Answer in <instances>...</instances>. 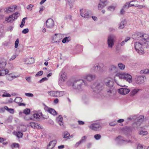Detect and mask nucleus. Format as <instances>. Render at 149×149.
<instances>
[{"label": "nucleus", "mask_w": 149, "mask_h": 149, "mask_svg": "<svg viewBox=\"0 0 149 149\" xmlns=\"http://www.w3.org/2000/svg\"><path fill=\"white\" fill-rule=\"evenodd\" d=\"M104 6V3H101L98 4V8L99 10H100L102 9Z\"/></svg>", "instance_id": "ea45409f"}, {"label": "nucleus", "mask_w": 149, "mask_h": 149, "mask_svg": "<svg viewBox=\"0 0 149 149\" xmlns=\"http://www.w3.org/2000/svg\"><path fill=\"white\" fill-rule=\"evenodd\" d=\"M69 136H70V134L68 132H64L63 136L64 138H68V139H70L71 138L69 137Z\"/></svg>", "instance_id": "a19ab883"}, {"label": "nucleus", "mask_w": 149, "mask_h": 149, "mask_svg": "<svg viewBox=\"0 0 149 149\" xmlns=\"http://www.w3.org/2000/svg\"><path fill=\"white\" fill-rule=\"evenodd\" d=\"M19 15V13L18 12H16L15 13L12 14L11 15H12V17L13 18V20H15V19H17Z\"/></svg>", "instance_id": "f704fd0d"}, {"label": "nucleus", "mask_w": 149, "mask_h": 149, "mask_svg": "<svg viewBox=\"0 0 149 149\" xmlns=\"http://www.w3.org/2000/svg\"><path fill=\"white\" fill-rule=\"evenodd\" d=\"M89 127L94 131H99L101 129V125L99 123H94L91 124Z\"/></svg>", "instance_id": "1a4fd4ad"}, {"label": "nucleus", "mask_w": 149, "mask_h": 149, "mask_svg": "<svg viewBox=\"0 0 149 149\" xmlns=\"http://www.w3.org/2000/svg\"><path fill=\"white\" fill-rule=\"evenodd\" d=\"M71 40L70 37H65L62 40V42L63 43L69 42Z\"/></svg>", "instance_id": "7c9ffc66"}, {"label": "nucleus", "mask_w": 149, "mask_h": 149, "mask_svg": "<svg viewBox=\"0 0 149 149\" xmlns=\"http://www.w3.org/2000/svg\"><path fill=\"white\" fill-rule=\"evenodd\" d=\"M136 119V121L135 122L134 124H136L137 126H139L143 122L144 120V116L143 115H140L139 117H137Z\"/></svg>", "instance_id": "f8f14e48"}, {"label": "nucleus", "mask_w": 149, "mask_h": 149, "mask_svg": "<svg viewBox=\"0 0 149 149\" xmlns=\"http://www.w3.org/2000/svg\"><path fill=\"white\" fill-rule=\"evenodd\" d=\"M141 38L143 39L140 40L141 42H143V41H146V40L148 39V37L147 36H146L145 35L143 34V37H142Z\"/></svg>", "instance_id": "a18cd8bd"}, {"label": "nucleus", "mask_w": 149, "mask_h": 149, "mask_svg": "<svg viewBox=\"0 0 149 149\" xmlns=\"http://www.w3.org/2000/svg\"><path fill=\"white\" fill-rule=\"evenodd\" d=\"M116 141L119 144H121L123 143V141H126L125 140H124L122 137L121 136H119L116 139Z\"/></svg>", "instance_id": "5701e85b"}, {"label": "nucleus", "mask_w": 149, "mask_h": 149, "mask_svg": "<svg viewBox=\"0 0 149 149\" xmlns=\"http://www.w3.org/2000/svg\"><path fill=\"white\" fill-rule=\"evenodd\" d=\"M40 116H42V113H36L33 114V118L34 119H38Z\"/></svg>", "instance_id": "c756f323"}, {"label": "nucleus", "mask_w": 149, "mask_h": 149, "mask_svg": "<svg viewBox=\"0 0 149 149\" xmlns=\"http://www.w3.org/2000/svg\"><path fill=\"white\" fill-rule=\"evenodd\" d=\"M126 24V21L125 19L122 20L120 23L119 26L118 27L119 29H123L125 26V25Z\"/></svg>", "instance_id": "393cba45"}, {"label": "nucleus", "mask_w": 149, "mask_h": 149, "mask_svg": "<svg viewBox=\"0 0 149 149\" xmlns=\"http://www.w3.org/2000/svg\"><path fill=\"white\" fill-rule=\"evenodd\" d=\"M93 91L98 94L101 92L104 89V85L102 82L95 83L91 86Z\"/></svg>", "instance_id": "f03ea898"}, {"label": "nucleus", "mask_w": 149, "mask_h": 149, "mask_svg": "<svg viewBox=\"0 0 149 149\" xmlns=\"http://www.w3.org/2000/svg\"><path fill=\"white\" fill-rule=\"evenodd\" d=\"M56 143V140L55 139L53 140V141H50L48 145L47 146V148H49V147L51 145L52 147V148H54Z\"/></svg>", "instance_id": "a878e982"}, {"label": "nucleus", "mask_w": 149, "mask_h": 149, "mask_svg": "<svg viewBox=\"0 0 149 149\" xmlns=\"http://www.w3.org/2000/svg\"><path fill=\"white\" fill-rule=\"evenodd\" d=\"M81 16L84 18H89L91 17L90 11L88 10L82 9L80 10Z\"/></svg>", "instance_id": "0eeeda50"}, {"label": "nucleus", "mask_w": 149, "mask_h": 149, "mask_svg": "<svg viewBox=\"0 0 149 149\" xmlns=\"http://www.w3.org/2000/svg\"><path fill=\"white\" fill-rule=\"evenodd\" d=\"M101 70V68L98 64H96L94 66L93 68L91 69L92 71H100Z\"/></svg>", "instance_id": "a211bd4d"}, {"label": "nucleus", "mask_w": 149, "mask_h": 149, "mask_svg": "<svg viewBox=\"0 0 149 149\" xmlns=\"http://www.w3.org/2000/svg\"><path fill=\"white\" fill-rule=\"evenodd\" d=\"M12 20H14L12 17V15H11L9 16L8 17H6V21H7L8 22H10Z\"/></svg>", "instance_id": "58836bf2"}, {"label": "nucleus", "mask_w": 149, "mask_h": 149, "mask_svg": "<svg viewBox=\"0 0 149 149\" xmlns=\"http://www.w3.org/2000/svg\"><path fill=\"white\" fill-rule=\"evenodd\" d=\"M116 39V36L113 34H110L108 37L107 44L108 47L112 48L114 45V41Z\"/></svg>", "instance_id": "423d86ee"}, {"label": "nucleus", "mask_w": 149, "mask_h": 149, "mask_svg": "<svg viewBox=\"0 0 149 149\" xmlns=\"http://www.w3.org/2000/svg\"><path fill=\"white\" fill-rule=\"evenodd\" d=\"M118 66L119 68L121 70H124L125 67V65L121 63H119Z\"/></svg>", "instance_id": "e433bc0d"}, {"label": "nucleus", "mask_w": 149, "mask_h": 149, "mask_svg": "<svg viewBox=\"0 0 149 149\" xmlns=\"http://www.w3.org/2000/svg\"><path fill=\"white\" fill-rule=\"evenodd\" d=\"M44 109L45 111L48 112L49 113L54 116H55L57 115L56 111L52 108L48 107L46 106H45Z\"/></svg>", "instance_id": "4468645a"}, {"label": "nucleus", "mask_w": 149, "mask_h": 149, "mask_svg": "<svg viewBox=\"0 0 149 149\" xmlns=\"http://www.w3.org/2000/svg\"><path fill=\"white\" fill-rule=\"evenodd\" d=\"M104 82L107 86L110 88L107 91V93L109 95L112 93V90L111 87H112L114 85V82L111 79L109 78L105 79Z\"/></svg>", "instance_id": "20e7f679"}, {"label": "nucleus", "mask_w": 149, "mask_h": 149, "mask_svg": "<svg viewBox=\"0 0 149 149\" xmlns=\"http://www.w3.org/2000/svg\"><path fill=\"white\" fill-rule=\"evenodd\" d=\"M30 126L32 128H36L37 129H40L41 127L38 124L36 123L31 122L30 123Z\"/></svg>", "instance_id": "4be33fe9"}, {"label": "nucleus", "mask_w": 149, "mask_h": 149, "mask_svg": "<svg viewBox=\"0 0 149 149\" xmlns=\"http://www.w3.org/2000/svg\"><path fill=\"white\" fill-rule=\"evenodd\" d=\"M109 69L110 70L112 71L113 72H116L117 71V68L116 66L113 65H111L110 66Z\"/></svg>", "instance_id": "cd10ccee"}, {"label": "nucleus", "mask_w": 149, "mask_h": 149, "mask_svg": "<svg viewBox=\"0 0 149 149\" xmlns=\"http://www.w3.org/2000/svg\"><path fill=\"white\" fill-rule=\"evenodd\" d=\"M8 111L11 113L13 114L14 112V110L13 109L10 108Z\"/></svg>", "instance_id": "680f3d73"}, {"label": "nucleus", "mask_w": 149, "mask_h": 149, "mask_svg": "<svg viewBox=\"0 0 149 149\" xmlns=\"http://www.w3.org/2000/svg\"><path fill=\"white\" fill-rule=\"evenodd\" d=\"M23 134L22 132H18L17 133V136L18 138H19L20 137H22Z\"/></svg>", "instance_id": "49530a36"}, {"label": "nucleus", "mask_w": 149, "mask_h": 149, "mask_svg": "<svg viewBox=\"0 0 149 149\" xmlns=\"http://www.w3.org/2000/svg\"><path fill=\"white\" fill-rule=\"evenodd\" d=\"M143 146L141 144L139 143L137 145V149H143Z\"/></svg>", "instance_id": "13d9d810"}, {"label": "nucleus", "mask_w": 149, "mask_h": 149, "mask_svg": "<svg viewBox=\"0 0 149 149\" xmlns=\"http://www.w3.org/2000/svg\"><path fill=\"white\" fill-rule=\"evenodd\" d=\"M140 90V89H134L130 93V94L131 96H134L135 95L138 91Z\"/></svg>", "instance_id": "473e14b6"}, {"label": "nucleus", "mask_w": 149, "mask_h": 149, "mask_svg": "<svg viewBox=\"0 0 149 149\" xmlns=\"http://www.w3.org/2000/svg\"><path fill=\"white\" fill-rule=\"evenodd\" d=\"M85 84L82 79H77L72 83V86L74 89L77 91L80 92L83 90L84 86Z\"/></svg>", "instance_id": "f257e3e1"}, {"label": "nucleus", "mask_w": 149, "mask_h": 149, "mask_svg": "<svg viewBox=\"0 0 149 149\" xmlns=\"http://www.w3.org/2000/svg\"><path fill=\"white\" fill-rule=\"evenodd\" d=\"M55 36L54 37V42L58 43L61 42L60 37L61 36V34H55Z\"/></svg>", "instance_id": "f3484780"}, {"label": "nucleus", "mask_w": 149, "mask_h": 149, "mask_svg": "<svg viewBox=\"0 0 149 149\" xmlns=\"http://www.w3.org/2000/svg\"><path fill=\"white\" fill-rule=\"evenodd\" d=\"M133 37L134 38L138 39V38H141L142 37H143V34L140 32H137L133 36Z\"/></svg>", "instance_id": "aec40b11"}, {"label": "nucleus", "mask_w": 149, "mask_h": 149, "mask_svg": "<svg viewBox=\"0 0 149 149\" xmlns=\"http://www.w3.org/2000/svg\"><path fill=\"white\" fill-rule=\"evenodd\" d=\"M136 116H131L129 117H128L127 118V119L130 120H134L136 118Z\"/></svg>", "instance_id": "09e8293b"}, {"label": "nucleus", "mask_w": 149, "mask_h": 149, "mask_svg": "<svg viewBox=\"0 0 149 149\" xmlns=\"http://www.w3.org/2000/svg\"><path fill=\"white\" fill-rule=\"evenodd\" d=\"M116 76L118 77L120 79L125 80L129 83H131L132 81V76L128 74L117 73L116 74Z\"/></svg>", "instance_id": "7ed1b4c3"}, {"label": "nucleus", "mask_w": 149, "mask_h": 149, "mask_svg": "<svg viewBox=\"0 0 149 149\" xmlns=\"http://www.w3.org/2000/svg\"><path fill=\"white\" fill-rule=\"evenodd\" d=\"M46 25L47 28H52L54 25L53 20L51 18L48 19L46 22Z\"/></svg>", "instance_id": "9b49d317"}, {"label": "nucleus", "mask_w": 149, "mask_h": 149, "mask_svg": "<svg viewBox=\"0 0 149 149\" xmlns=\"http://www.w3.org/2000/svg\"><path fill=\"white\" fill-rule=\"evenodd\" d=\"M10 42L8 41H5L4 42H3V45L7 46L9 44H10Z\"/></svg>", "instance_id": "052dcab7"}, {"label": "nucleus", "mask_w": 149, "mask_h": 149, "mask_svg": "<svg viewBox=\"0 0 149 149\" xmlns=\"http://www.w3.org/2000/svg\"><path fill=\"white\" fill-rule=\"evenodd\" d=\"M95 77L94 75L88 74L85 77V79L89 81H91L94 80Z\"/></svg>", "instance_id": "6ab92c4d"}, {"label": "nucleus", "mask_w": 149, "mask_h": 149, "mask_svg": "<svg viewBox=\"0 0 149 149\" xmlns=\"http://www.w3.org/2000/svg\"><path fill=\"white\" fill-rule=\"evenodd\" d=\"M114 9L115 7L113 6H110L108 8V10L110 11H113L114 10Z\"/></svg>", "instance_id": "864d4df0"}, {"label": "nucleus", "mask_w": 149, "mask_h": 149, "mask_svg": "<svg viewBox=\"0 0 149 149\" xmlns=\"http://www.w3.org/2000/svg\"><path fill=\"white\" fill-rule=\"evenodd\" d=\"M94 137L97 140H99L101 138V136L99 134H96L94 135Z\"/></svg>", "instance_id": "37998d69"}, {"label": "nucleus", "mask_w": 149, "mask_h": 149, "mask_svg": "<svg viewBox=\"0 0 149 149\" xmlns=\"http://www.w3.org/2000/svg\"><path fill=\"white\" fill-rule=\"evenodd\" d=\"M43 73V72L42 71H40L38 72L36 74L35 76L36 77H37V76H40L42 75Z\"/></svg>", "instance_id": "c03bdc74"}, {"label": "nucleus", "mask_w": 149, "mask_h": 149, "mask_svg": "<svg viewBox=\"0 0 149 149\" xmlns=\"http://www.w3.org/2000/svg\"><path fill=\"white\" fill-rule=\"evenodd\" d=\"M5 111V109L4 108H1L0 109V112L1 113H3Z\"/></svg>", "instance_id": "338daca9"}, {"label": "nucleus", "mask_w": 149, "mask_h": 149, "mask_svg": "<svg viewBox=\"0 0 149 149\" xmlns=\"http://www.w3.org/2000/svg\"><path fill=\"white\" fill-rule=\"evenodd\" d=\"M25 95L29 97H33V94L31 93H25Z\"/></svg>", "instance_id": "6e6d98bb"}, {"label": "nucleus", "mask_w": 149, "mask_h": 149, "mask_svg": "<svg viewBox=\"0 0 149 149\" xmlns=\"http://www.w3.org/2000/svg\"><path fill=\"white\" fill-rule=\"evenodd\" d=\"M134 47L136 51L139 54H141L144 53V51L142 49L143 48L142 47V44L141 42L135 43Z\"/></svg>", "instance_id": "39448f33"}, {"label": "nucleus", "mask_w": 149, "mask_h": 149, "mask_svg": "<svg viewBox=\"0 0 149 149\" xmlns=\"http://www.w3.org/2000/svg\"><path fill=\"white\" fill-rule=\"evenodd\" d=\"M48 79L46 77H44L40 80L38 82L39 83H41L45 81H46Z\"/></svg>", "instance_id": "603ef678"}, {"label": "nucleus", "mask_w": 149, "mask_h": 149, "mask_svg": "<svg viewBox=\"0 0 149 149\" xmlns=\"http://www.w3.org/2000/svg\"><path fill=\"white\" fill-rule=\"evenodd\" d=\"M147 132L146 131H141L139 133V134L142 135H146L147 134Z\"/></svg>", "instance_id": "de8ad7c7"}, {"label": "nucleus", "mask_w": 149, "mask_h": 149, "mask_svg": "<svg viewBox=\"0 0 149 149\" xmlns=\"http://www.w3.org/2000/svg\"><path fill=\"white\" fill-rule=\"evenodd\" d=\"M22 98L20 97H17L14 100V101L15 102L19 104L20 102H22Z\"/></svg>", "instance_id": "2f4dec72"}, {"label": "nucleus", "mask_w": 149, "mask_h": 149, "mask_svg": "<svg viewBox=\"0 0 149 149\" xmlns=\"http://www.w3.org/2000/svg\"><path fill=\"white\" fill-rule=\"evenodd\" d=\"M142 44V47L143 48H147L149 47V41L146 40V41H143V42H141Z\"/></svg>", "instance_id": "bb28decb"}, {"label": "nucleus", "mask_w": 149, "mask_h": 149, "mask_svg": "<svg viewBox=\"0 0 149 149\" xmlns=\"http://www.w3.org/2000/svg\"><path fill=\"white\" fill-rule=\"evenodd\" d=\"M140 73L141 74H149V70L148 69H145V70H141Z\"/></svg>", "instance_id": "4c0bfd02"}, {"label": "nucleus", "mask_w": 149, "mask_h": 149, "mask_svg": "<svg viewBox=\"0 0 149 149\" xmlns=\"http://www.w3.org/2000/svg\"><path fill=\"white\" fill-rule=\"evenodd\" d=\"M129 89L122 88L118 90V92L122 95H125L128 94L130 91Z\"/></svg>", "instance_id": "ddd939ff"}, {"label": "nucleus", "mask_w": 149, "mask_h": 149, "mask_svg": "<svg viewBox=\"0 0 149 149\" xmlns=\"http://www.w3.org/2000/svg\"><path fill=\"white\" fill-rule=\"evenodd\" d=\"M15 9V8H14L13 7H9L6 8L5 12L7 13H9L13 11Z\"/></svg>", "instance_id": "c85d7f7f"}, {"label": "nucleus", "mask_w": 149, "mask_h": 149, "mask_svg": "<svg viewBox=\"0 0 149 149\" xmlns=\"http://www.w3.org/2000/svg\"><path fill=\"white\" fill-rule=\"evenodd\" d=\"M117 124V122L114 121L113 122H112L109 123V125L111 126H114L116 125Z\"/></svg>", "instance_id": "bf43d9fd"}, {"label": "nucleus", "mask_w": 149, "mask_h": 149, "mask_svg": "<svg viewBox=\"0 0 149 149\" xmlns=\"http://www.w3.org/2000/svg\"><path fill=\"white\" fill-rule=\"evenodd\" d=\"M30 112V111L29 109H26L24 110L23 113L26 115L29 114Z\"/></svg>", "instance_id": "79ce46f5"}, {"label": "nucleus", "mask_w": 149, "mask_h": 149, "mask_svg": "<svg viewBox=\"0 0 149 149\" xmlns=\"http://www.w3.org/2000/svg\"><path fill=\"white\" fill-rule=\"evenodd\" d=\"M25 23V20H24V19H22V21L21 22V23L20 26L21 28H22L23 27V26H24V25Z\"/></svg>", "instance_id": "4d7b16f0"}, {"label": "nucleus", "mask_w": 149, "mask_h": 149, "mask_svg": "<svg viewBox=\"0 0 149 149\" xmlns=\"http://www.w3.org/2000/svg\"><path fill=\"white\" fill-rule=\"evenodd\" d=\"M19 77V76H15L13 75L12 74L10 73L7 74L6 77V79L9 81H11L13 79Z\"/></svg>", "instance_id": "2eb2a0df"}, {"label": "nucleus", "mask_w": 149, "mask_h": 149, "mask_svg": "<svg viewBox=\"0 0 149 149\" xmlns=\"http://www.w3.org/2000/svg\"><path fill=\"white\" fill-rule=\"evenodd\" d=\"M86 137L85 136H83L82 138L81 139V140H80V141L81 142V143H83L84 142H85V141H86Z\"/></svg>", "instance_id": "3c124183"}, {"label": "nucleus", "mask_w": 149, "mask_h": 149, "mask_svg": "<svg viewBox=\"0 0 149 149\" xmlns=\"http://www.w3.org/2000/svg\"><path fill=\"white\" fill-rule=\"evenodd\" d=\"M78 122L79 124L80 125H83L84 124V122L82 121L78 120Z\"/></svg>", "instance_id": "774afa93"}, {"label": "nucleus", "mask_w": 149, "mask_h": 149, "mask_svg": "<svg viewBox=\"0 0 149 149\" xmlns=\"http://www.w3.org/2000/svg\"><path fill=\"white\" fill-rule=\"evenodd\" d=\"M67 79L66 74L65 72H61L60 74V77L59 78L58 83L61 85L63 82H65Z\"/></svg>", "instance_id": "6e6552de"}, {"label": "nucleus", "mask_w": 149, "mask_h": 149, "mask_svg": "<svg viewBox=\"0 0 149 149\" xmlns=\"http://www.w3.org/2000/svg\"><path fill=\"white\" fill-rule=\"evenodd\" d=\"M81 143V142L80 141H79L78 142H77V143H76L75 144V146L76 147H78Z\"/></svg>", "instance_id": "69168bd1"}, {"label": "nucleus", "mask_w": 149, "mask_h": 149, "mask_svg": "<svg viewBox=\"0 0 149 149\" xmlns=\"http://www.w3.org/2000/svg\"><path fill=\"white\" fill-rule=\"evenodd\" d=\"M8 73V70L7 69H2L0 70V76L7 74Z\"/></svg>", "instance_id": "b1692460"}, {"label": "nucleus", "mask_w": 149, "mask_h": 149, "mask_svg": "<svg viewBox=\"0 0 149 149\" xmlns=\"http://www.w3.org/2000/svg\"><path fill=\"white\" fill-rule=\"evenodd\" d=\"M6 64V61L4 58H1L0 60V68L4 69Z\"/></svg>", "instance_id": "dca6fc26"}, {"label": "nucleus", "mask_w": 149, "mask_h": 149, "mask_svg": "<svg viewBox=\"0 0 149 149\" xmlns=\"http://www.w3.org/2000/svg\"><path fill=\"white\" fill-rule=\"evenodd\" d=\"M63 118L61 115H60L56 118L57 121L61 126L63 125Z\"/></svg>", "instance_id": "412c9836"}, {"label": "nucleus", "mask_w": 149, "mask_h": 149, "mask_svg": "<svg viewBox=\"0 0 149 149\" xmlns=\"http://www.w3.org/2000/svg\"><path fill=\"white\" fill-rule=\"evenodd\" d=\"M56 97H60L63 95V93L62 91H56Z\"/></svg>", "instance_id": "72a5a7b5"}, {"label": "nucleus", "mask_w": 149, "mask_h": 149, "mask_svg": "<svg viewBox=\"0 0 149 149\" xmlns=\"http://www.w3.org/2000/svg\"><path fill=\"white\" fill-rule=\"evenodd\" d=\"M49 95L52 96L56 97V91H50L48 92Z\"/></svg>", "instance_id": "c9c22d12"}, {"label": "nucleus", "mask_w": 149, "mask_h": 149, "mask_svg": "<svg viewBox=\"0 0 149 149\" xmlns=\"http://www.w3.org/2000/svg\"><path fill=\"white\" fill-rule=\"evenodd\" d=\"M71 0H68V2L69 3V6H70V9L72 8H73V4L72 3H70L69 1H71Z\"/></svg>", "instance_id": "e2e57ef3"}, {"label": "nucleus", "mask_w": 149, "mask_h": 149, "mask_svg": "<svg viewBox=\"0 0 149 149\" xmlns=\"http://www.w3.org/2000/svg\"><path fill=\"white\" fill-rule=\"evenodd\" d=\"M29 31V30L28 29L26 28L24 29L22 31V33H23L26 34L28 33Z\"/></svg>", "instance_id": "5fc2aeb1"}, {"label": "nucleus", "mask_w": 149, "mask_h": 149, "mask_svg": "<svg viewBox=\"0 0 149 149\" xmlns=\"http://www.w3.org/2000/svg\"><path fill=\"white\" fill-rule=\"evenodd\" d=\"M19 39L17 38V39L15 41V48H17L18 47V45L19 44Z\"/></svg>", "instance_id": "8fccbe9b"}, {"label": "nucleus", "mask_w": 149, "mask_h": 149, "mask_svg": "<svg viewBox=\"0 0 149 149\" xmlns=\"http://www.w3.org/2000/svg\"><path fill=\"white\" fill-rule=\"evenodd\" d=\"M146 78L145 77L143 76H137L135 78V81L136 83L141 84L145 82V79Z\"/></svg>", "instance_id": "9d476101"}, {"label": "nucleus", "mask_w": 149, "mask_h": 149, "mask_svg": "<svg viewBox=\"0 0 149 149\" xmlns=\"http://www.w3.org/2000/svg\"><path fill=\"white\" fill-rule=\"evenodd\" d=\"M44 7L43 6H42L40 8L39 13L40 14H41L40 12L44 10Z\"/></svg>", "instance_id": "0e129e2a"}]
</instances>
